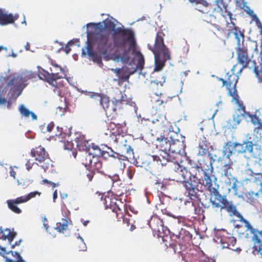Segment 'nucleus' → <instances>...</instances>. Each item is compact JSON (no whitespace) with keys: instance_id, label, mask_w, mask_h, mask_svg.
Returning a JSON list of instances; mask_svg holds the SVG:
<instances>
[{"instance_id":"28","label":"nucleus","mask_w":262,"mask_h":262,"mask_svg":"<svg viewBox=\"0 0 262 262\" xmlns=\"http://www.w3.org/2000/svg\"><path fill=\"white\" fill-rule=\"evenodd\" d=\"M152 183L156 186L158 191H162L165 190L168 187L169 181L166 179H162L157 177H155L151 181Z\"/></svg>"},{"instance_id":"50","label":"nucleus","mask_w":262,"mask_h":262,"mask_svg":"<svg viewBox=\"0 0 262 262\" xmlns=\"http://www.w3.org/2000/svg\"><path fill=\"white\" fill-rule=\"evenodd\" d=\"M34 163V162L31 161L30 160H27L26 163V166L28 171H30L32 169Z\"/></svg>"},{"instance_id":"47","label":"nucleus","mask_w":262,"mask_h":262,"mask_svg":"<svg viewBox=\"0 0 262 262\" xmlns=\"http://www.w3.org/2000/svg\"><path fill=\"white\" fill-rule=\"evenodd\" d=\"M191 3H195L202 5L204 7H207L209 4L205 0H189Z\"/></svg>"},{"instance_id":"52","label":"nucleus","mask_w":262,"mask_h":262,"mask_svg":"<svg viewBox=\"0 0 262 262\" xmlns=\"http://www.w3.org/2000/svg\"><path fill=\"white\" fill-rule=\"evenodd\" d=\"M14 168L18 169V167L16 166H11L10 167L9 173L10 176L12 177L14 179H15L16 171L14 170Z\"/></svg>"},{"instance_id":"46","label":"nucleus","mask_w":262,"mask_h":262,"mask_svg":"<svg viewBox=\"0 0 262 262\" xmlns=\"http://www.w3.org/2000/svg\"><path fill=\"white\" fill-rule=\"evenodd\" d=\"M57 133L55 134V136L61 137V138L63 139L66 137V134L62 133V128L57 127Z\"/></svg>"},{"instance_id":"38","label":"nucleus","mask_w":262,"mask_h":262,"mask_svg":"<svg viewBox=\"0 0 262 262\" xmlns=\"http://www.w3.org/2000/svg\"><path fill=\"white\" fill-rule=\"evenodd\" d=\"M88 154H91L92 156L101 158L102 148L99 146L93 143L92 144L91 149Z\"/></svg>"},{"instance_id":"27","label":"nucleus","mask_w":262,"mask_h":262,"mask_svg":"<svg viewBox=\"0 0 262 262\" xmlns=\"http://www.w3.org/2000/svg\"><path fill=\"white\" fill-rule=\"evenodd\" d=\"M230 96L232 97L233 101H235V103L238 105V111L240 113V115L245 118H247V113H249L250 112L246 111V107L243 104V102L239 100V97L237 93H234L232 92V95Z\"/></svg>"},{"instance_id":"63","label":"nucleus","mask_w":262,"mask_h":262,"mask_svg":"<svg viewBox=\"0 0 262 262\" xmlns=\"http://www.w3.org/2000/svg\"><path fill=\"white\" fill-rule=\"evenodd\" d=\"M50 186H51L52 187V188H55V187H58V186H59V184L58 183H55L52 182V184H50Z\"/></svg>"},{"instance_id":"18","label":"nucleus","mask_w":262,"mask_h":262,"mask_svg":"<svg viewBox=\"0 0 262 262\" xmlns=\"http://www.w3.org/2000/svg\"><path fill=\"white\" fill-rule=\"evenodd\" d=\"M235 2L237 7L243 10L251 16L252 20L255 21L257 27L260 29V33L262 34V23L260 22L257 15L254 13L253 11L247 6V2L245 0H235Z\"/></svg>"},{"instance_id":"42","label":"nucleus","mask_w":262,"mask_h":262,"mask_svg":"<svg viewBox=\"0 0 262 262\" xmlns=\"http://www.w3.org/2000/svg\"><path fill=\"white\" fill-rule=\"evenodd\" d=\"M76 244L78 246L79 251H84L86 250V245L84 243L83 238L79 235L77 236V241L76 242Z\"/></svg>"},{"instance_id":"60","label":"nucleus","mask_w":262,"mask_h":262,"mask_svg":"<svg viewBox=\"0 0 262 262\" xmlns=\"http://www.w3.org/2000/svg\"><path fill=\"white\" fill-rule=\"evenodd\" d=\"M7 102V100L4 98H0V105L5 104Z\"/></svg>"},{"instance_id":"56","label":"nucleus","mask_w":262,"mask_h":262,"mask_svg":"<svg viewBox=\"0 0 262 262\" xmlns=\"http://www.w3.org/2000/svg\"><path fill=\"white\" fill-rule=\"evenodd\" d=\"M173 250H174V253H181L182 250V247H181L180 248V249L179 250L177 248V245H175L173 246L172 247Z\"/></svg>"},{"instance_id":"35","label":"nucleus","mask_w":262,"mask_h":262,"mask_svg":"<svg viewBox=\"0 0 262 262\" xmlns=\"http://www.w3.org/2000/svg\"><path fill=\"white\" fill-rule=\"evenodd\" d=\"M105 201L106 208H110L111 209L113 213H114L115 216L117 217L118 215V211H120L121 210L116 205V203H114V205L112 204L111 203L112 202H111V199L109 197L105 198Z\"/></svg>"},{"instance_id":"10","label":"nucleus","mask_w":262,"mask_h":262,"mask_svg":"<svg viewBox=\"0 0 262 262\" xmlns=\"http://www.w3.org/2000/svg\"><path fill=\"white\" fill-rule=\"evenodd\" d=\"M121 151L120 153L115 152L111 147L105 146L102 148L101 158L107 159L108 157H113L114 158H119L121 156L123 157L122 159L129 160L134 158V153L133 149L129 145L123 144L121 145Z\"/></svg>"},{"instance_id":"12","label":"nucleus","mask_w":262,"mask_h":262,"mask_svg":"<svg viewBox=\"0 0 262 262\" xmlns=\"http://www.w3.org/2000/svg\"><path fill=\"white\" fill-rule=\"evenodd\" d=\"M236 67V65H234L230 71L227 72L224 78L218 79L222 82V86H226L229 96L232 95V92L237 93L236 86L238 80V76L235 73Z\"/></svg>"},{"instance_id":"37","label":"nucleus","mask_w":262,"mask_h":262,"mask_svg":"<svg viewBox=\"0 0 262 262\" xmlns=\"http://www.w3.org/2000/svg\"><path fill=\"white\" fill-rule=\"evenodd\" d=\"M68 227V222L66 219H62L61 222L56 223L55 229L59 232H63Z\"/></svg>"},{"instance_id":"19","label":"nucleus","mask_w":262,"mask_h":262,"mask_svg":"<svg viewBox=\"0 0 262 262\" xmlns=\"http://www.w3.org/2000/svg\"><path fill=\"white\" fill-rule=\"evenodd\" d=\"M198 155L202 156H206L207 159H209V163L205 162V165L206 167L209 168V166L212 167V155L209 151V143H208L205 138L201 142H200L198 146Z\"/></svg>"},{"instance_id":"53","label":"nucleus","mask_w":262,"mask_h":262,"mask_svg":"<svg viewBox=\"0 0 262 262\" xmlns=\"http://www.w3.org/2000/svg\"><path fill=\"white\" fill-rule=\"evenodd\" d=\"M159 207L163 214L170 215V213L167 210L166 208L164 207L163 205L160 204Z\"/></svg>"},{"instance_id":"45","label":"nucleus","mask_w":262,"mask_h":262,"mask_svg":"<svg viewBox=\"0 0 262 262\" xmlns=\"http://www.w3.org/2000/svg\"><path fill=\"white\" fill-rule=\"evenodd\" d=\"M111 71L114 73H116L117 76L119 78L127 80L129 78V76H126L125 77L121 76L120 73L121 72V69L120 68L112 69Z\"/></svg>"},{"instance_id":"29","label":"nucleus","mask_w":262,"mask_h":262,"mask_svg":"<svg viewBox=\"0 0 262 262\" xmlns=\"http://www.w3.org/2000/svg\"><path fill=\"white\" fill-rule=\"evenodd\" d=\"M260 60L259 61V64L257 65L256 62L255 60H253L252 61L253 67V72L255 74V77L258 79V82L262 83V54L260 53Z\"/></svg>"},{"instance_id":"49","label":"nucleus","mask_w":262,"mask_h":262,"mask_svg":"<svg viewBox=\"0 0 262 262\" xmlns=\"http://www.w3.org/2000/svg\"><path fill=\"white\" fill-rule=\"evenodd\" d=\"M159 85V83L158 82H156L155 81H151L150 83V88L152 90V91L154 92L156 95H158L157 93L156 92H154L155 88L157 87Z\"/></svg>"},{"instance_id":"64","label":"nucleus","mask_w":262,"mask_h":262,"mask_svg":"<svg viewBox=\"0 0 262 262\" xmlns=\"http://www.w3.org/2000/svg\"><path fill=\"white\" fill-rule=\"evenodd\" d=\"M130 226L129 230L130 231H133L135 229H136V226L133 223H131Z\"/></svg>"},{"instance_id":"20","label":"nucleus","mask_w":262,"mask_h":262,"mask_svg":"<svg viewBox=\"0 0 262 262\" xmlns=\"http://www.w3.org/2000/svg\"><path fill=\"white\" fill-rule=\"evenodd\" d=\"M174 176L177 179V181L184 183L185 181H191L189 170L180 165L175 170Z\"/></svg>"},{"instance_id":"44","label":"nucleus","mask_w":262,"mask_h":262,"mask_svg":"<svg viewBox=\"0 0 262 262\" xmlns=\"http://www.w3.org/2000/svg\"><path fill=\"white\" fill-rule=\"evenodd\" d=\"M67 108V104L66 103V101L64 100V103L62 104L61 106H58L56 108V113L58 114L60 116H62L66 111V109Z\"/></svg>"},{"instance_id":"54","label":"nucleus","mask_w":262,"mask_h":262,"mask_svg":"<svg viewBox=\"0 0 262 262\" xmlns=\"http://www.w3.org/2000/svg\"><path fill=\"white\" fill-rule=\"evenodd\" d=\"M123 222L124 224H126L127 226H129L130 224V220L129 217H124L123 219Z\"/></svg>"},{"instance_id":"55","label":"nucleus","mask_w":262,"mask_h":262,"mask_svg":"<svg viewBox=\"0 0 262 262\" xmlns=\"http://www.w3.org/2000/svg\"><path fill=\"white\" fill-rule=\"evenodd\" d=\"M54 124L53 122H51L48 125V126H47V130L49 132H51L53 128H54Z\"/></svg>"},{"instance_id":"26","label":"nucleus","mask_w":262,"mask_h":262,"mask_svg":"<svg viewBox=\"0 0 262 262\" xmlns=\"http://www.w3.org/2000/svg\"><path fill=\"white\" fill-rule=\"evenodd\" d=\"M150 228L155 231L161 232L164 231L163 223L162 220L157 217H152L149 222Z\"/></svg>"},{"instance_id":"34","label":"nucleus","mask_w":262,"mask_h":262,"mask_svg":"<svg viewBox=\"0 0 262 262\" xmlns=\"http://www.w3.org/2000/svg\"><path fill=\"white\" fill-rule=\"evenodd\" d=\"M18 110L20 114L25 118L29 117L31 115L32 120H36L37 118V116L33 112L30 111L23 104L19 105Z\"/></svg>"},{"instance_id":"2","label":"nucleus","mask_w":262,"mask_h":262,"mask_svg":"<svg viewBox=\"0 0 262 262\" xmlns=\"http://www.w3.org/2000/svg\"><path fill=\"white\" fill-rule=\"evenodd\" d=\"M253 138L251 141L245 140L242 143L228 141L225 143L224 149L229 155H243L244 157L247 158V154L248 153L255 160L252 164V168L255 171L262 170V147L258 143L255 142Z\"/></svg>"},{"instance_id":"39","label":"nucleus","mask_w":262,"mask_h":262,"mask_svg":"<svg viewBox=\"0 0 262 262\" xmlns=\"http://www.w3.org/2000/svg\"><path fill=\"white\" fill-rule=\"evenodd\" d=\"M80 174L82 175L84 178H86L88 182H90L92 180L95 172L93 170H90L85 168L81 170Z\"/></svg>"},{"instance_id":"61","label":"nucleus","mask_w":262,"mask_h":262,"mask_svg":"<svg viewBox=\"0 0 262 262\" xmlns=\"http://www.w3.org/2000/svg\"><path fill=\"white\" fill-rule=\"evenodd\" d=\"M57 198V191L55 190L53 193V201L55 202Z\"/></svg>"},{"instance_id":"48","label":"nucleus","mask_w":262,"mask_h":262,"mask_svg":"<svg viewBox=\"0 0 262 262\" xmlns=\"http://www.w3.org/2000/svg\"><path fill=\"white\" fill-rule=\"evenodd\" d=\"M123 138V137L121 136L120 134H118L116 136H114L112 137V139H114V141L117 143H119L120 142H122L121 140Z\"/></svg>"},{"instance_id":"58","label":"nucleus","mask_w":262,"mask_h":262,"mask_svg":"<svg viewBox=\"0 0 262 262\" xmlns=\"http://www.w3.org/2000/svg\"><path fill=\"white\" fill-rule=\"evenodd\" d=\"M47 219L46 217H43V226L45 227V228L46 229V230L48 229V225H47V224L46 223V222H47Z\"/></svg>"},{"instance_id":"13","label":"nucleus","mask_w":262,"mask_h":262,"mask_svg":"<svg viewBox=\"0 0 262 262\" xmlns=\"http://www.w3.org/2000/svg\"><path fill=\"white\" fill-rule=\"evenodd\" d=\"M88 95L90 98L99 101L105 111H116L117 108L114 106H116L117 105L120 104L123 101V100H116L115 101H113L112 103L113 105L110 107L111 102L108 96L94 92H89Z\"/></svg>"},{"instance_id":"51","label":"nucleus","mask_w":262,"mask_h":262,"mask_svg":"<svg viewBox=\"0 0 262 262\" xmlns=\"http://www.w3.org/2000/svg\"><path fill=\"white\" fill-rule=\"evenodd\" d=\"M113 183H117L118 184L121 183L118 174H114L112 177Z\"/></svg>"},{"instance_id":"14","label":"nucleus","mask_w":262,"mask_h":262,"mask_svg":"<svg viewBox=\"0 0 262 262\" xmlns=\"http://www.w3.org/2000/svg\"><path fill=\"white\" fill-rule=\"evenodd\" d=\"M241 217H237L241 222H243L245 224V226L247 228V231H250L251 233L253 234L252 239L254 243V247L258 252L261 255L262 258V230L258 231L253 228L249 222L244 219L241 214Z\"/></svg>"},{"instance_id":"4","label":"nucleus","mask_w":262,"mask_h":262,"mask_svg":"<svg viewBox=\"0 0 262 262\" xmlns=\"http://www.w3.org/2000/svg\"><path fill=\"white\" fill-rule=\"evenodd\" d=\"M164 33L158 31L156 36L153 46L148 44V49L152 51L155 56L154 71H161L165 66L166 61L171 59V52L168 48L164 43Z\"/></svg>"},{"instance_id":"57","label":"nucleus","mask_w":262,"mask_h":262,"mask_svg":"<svg viewBox=\"0 0 262 262\" xmlns=\"http://www.w3.org/2000/svg\"><path fill=\"white\" fill-rule=\"evenodd\" d=\"M195 213L198 214H201L203 212V210L201 208H199L198 209L195 208Z\"/></svg>"},{"instance_id":"21","label":"nucleus","mask_w":262,"mask_h":262,"mask_svg":"<svg viewBox=\"0 0 262 262\" xmlns=\"http://www.w3.org/2000/svg\"><path fill=\"white\" fill-rule=\"evenodd\" d=\"M183 184L186 189V192L187 193L188 196L191 200H195L198 199L199 196V190L195 185L192 184L191 182H190L189 181H185L183 183Z\"/></svg>"},{"instance_id":"7","label":"nucleus","mask_w":262,"mask_h":262,"mask_svg":"<svg viewBox=\"0 0 262 262\" xmlns=\"http://www.w3.org/2000/svg\"><path fill=\"white\" fill-rule=\"evenodd\" d=\"M30 155L38 162L37 164H40V166L44 169L45 172L55 171L53 161L43 147L38 146L32 148Z\"/></svg>"},{"instance_id":"59","label":"nucleus","mask_w":262,"mask_h":262,"mask_svg":"<svg viewBox=\"0 0 262 262\" xmlns=\"http://www.w3.org/2000/svg\"><path fill=\"white\" fill-rule=\"evenodd\" d=\"M42 182L43 184H46L48 185L49 186H50V184H51L52 183V182L50 181L47 179L43 180Z\"/></svg>"},{"instance_id":"1","label":"nucleus","mask_w":262,"mask_h":262,"mask_svg":"<svg viewBox=\"0 0 262 262\" xmlns=\"http://www.w3.org/2000/svg\"><path fill=\"white\" fill-rule=\"evenodd\" d=\"M92 24L94 32L87 33L85 48L82 49V54H86L98 64L102 63V55L114 52L123 61L129 59L130 49L136 45L135 34L130 28H116V24L110 19Z\"/></svg>"},{"instance_id":"43","label":"nucleus","mask_w":262,"mask_h":262,"mask_svg":"<svg viewBox=\"0 0 262 262\" xmlns=\"http://www.w3.org/2000/svg\"><path fill=\"white\" fill-rule=\"evenodd\" d=\"M78 146L79 147L80 149L89 151V152L91 149L89 141L85 140L81 142L80 144H78Z\"/></svg>"},{"instance_id":"3","label":"nucleus","mask_w":262,"mask_h":262,"mask_svg":"<svg viewBox=\"0 0 262 262\" xmlns=\"http://www.w3.org/2000/svg\"><path fill=\"white\" fill-rule=\"evenodd\" d=\"M204 178L202 179V185L205 189L210 193V202L212 207L219 209L221 212L224 210L229 213L231 216L241 217V213L237 210L236 206L232 201L228 200L226 195L220 194L217 187L213 186L212 181L208 173L204 172ZM215 186V184H214Z\"/></svg>"},{"instance_id":"15","label":"nucleus","mask_w":262,"mask_h":262,"mask_svg":"<svg viewBox=\"0 0 262 262\" xmlns=\"http://www.w3.org/2000/svg\"><path fill=\"white\" fill-rule=\"evenodd\" d=\"M260 112L258 110H256L254 114L250 113H247V118H250L252 124L255 127L253 129V136L255 142H260L262 138V135L260 131H262V119L260 118Z\"/></svg>"},{"instance_id":"8","label":"nucleus","mask_w":262,"mask_h":262,"mask_svg":"<svg viewBox=\"0 0 262 262\" xmlns=\"http://www.w3.org/2000/svg\"><path fill=\"white\" fill-rule=\"evenodd\" d=\"M216 7L214 8V11L219 13L225 19L227 31L226 34V38H229L232 35H234V31L236 29L241 30V29L235 26V24L232 21V14L228 11L227 6L226 5L223 0L215 1Z\"/></svg>"},{"instance_id":"16","label":"nucleus","mask_w":262,"mask_h":262,"mask_svg":"<svg viewBox=\"0 0 262 262\" xmlns=\"http://www.w3.org/2000/svg\"><path fill=\"white\" fill-rule=\"evenodd\" d=\"M40 192L35 191L29 193L27 195L18 197L14 200H7V203L8 208L15 213L19 214L21 212V210L17 206V204L27 202L30 199L35 198L37 195H40Z\"/></svg>"},{"instance_id":"36","label":"nucleus","mask_w":262,"mask_h":262,"mask_svg":"<svg viewBox=\"0 0 262 262\" xmlns=\"http://www.w3.org/2000/svg\"><path fill=\"white\" fill-rule=\"evenodd\" d=\"M233 170L232 164L227 163L224 165L222 169V174L227 178L232 176L231 171Z\"/></svg>"},{"instance_id":"22","label":"nucleus","mask_w":262,"mask_h":262,"mask_svg":"<svg viewBox=\"0 0 262 262\" xmlns=\"http://www.w3.org/2000/svg\"><path fill=\"white\" fill-rule=\"evenodd\" d=\"M221 242L223 248H228L233 251H236L237 253H239L241 251V249L239 248L235 247L236 239L233 236L222 238Z\"/></svg>"},{"instance_id":"62","label":"nucleus","mask_w":262,"mask_h":262,"mask_svg":"<svg viewBox=\"0 0 262 262\" xmlns=\"http://www.w3.org/2000/svg\"><path fill=\"white\" fill-rule=\"evenodd\" d=\"M64 51L67 54H68L70 52L71 49L69 46H66L64 48Z\"/></svg>"},{"instance_id":"17","label":"nucleus","mask_w":262,"mask_h":262,"mask_svg":"<svg viewBox=\"0 0 262 262\" xmlns=\"http://www.w3.org/2000/svg\"><path fill=\"white\" fill-rule=\"evenodd\" d=\"M82 163L85 167L89 166L93 170H96L99 173L103 172L101 158L88 154L83 160Z\"/></svg>"},{"instance_id":"24","label":"nucleus","mask_w":262,"mask_h":262,"mask_svg":"<svg viewBox=\"0 0 262 262\" xmlns=\"http://www.w3.org/2000/svg\"><path fill=\"white\" fill-rule=\"evenodd\" d=\"M158 144L157 146L159 147L160 150L167 153L170 149L171 141L168 138L164 136H161L157 139Z\"/></svg>"},{"instance_id":"6","label":"nucleus","mask_w":262,"mask_h":262,"mask_svg":"<svg viewBox=\"0 0 262 262\" xmlns=\"http://www.w3.org/2000/svg\"><path fill=\"white\" fill-rule=\"evenodd\" d=\"M234 37L237 41L236 52L237 54V61L242 66V68L238 71L241 74L243 70L247 68L251 60V57L248 55V49L244 46V32L236 29L234 31Z\"/></svg>"},{"instance_id":"31","label":"nucleus","mask_w":262,"mask_h":262,"mask_svg":"<svg viewBox=\"0 0 262 262\" xmlns=\"http://www.w3.org/2000/svg\"><path fill=\"white\" fill-rule=\"evenodd\" d=\"M261 194H262V190L261 191L259 189L255 191H250L246 194L247 202L249 203H254Z\"/></svg>"},{"instance_id":"23","label":"nucleus","mask_w":262,"mask_h":262,"mask_svg":"<svg viewBox=\"0 0 262 262\" xmlns=\"http://www.w3.org/2000/svg\"><path fill=\"white\" fill-rule=\"evenodd\" d=\"M18 17V15H13L11 13L7 14L0 9V25L1 26L13 24Z\"/></svg>"},{"instance_id":"25","label":"nucleus","mask_w":262,"mask_h":262,"mask_svg":"<svg viewBox=\"0 0 262 262\" xmlns=\"http://www.w3.org/2000/svg\"><path fill=\"white\" fill-rule=\"evenodd\" d=\"M204 167V166H203L201 163H199V165H196L194 166H191L189 168L190 179L195 178L196 180H200L201 177H202L200 173L201 172L204 174V172H206L203 169Z\"/></svg>"},{"instance_id":"40","label":"nucleus","mask_w":262,"mask_h":262,"mask_svg":"<svg viewBox=\"0 0 262 262\" xmlns=\"http://www.w3.org/2000/svg\"><path fill=\"white\" fill-rule=\"evenodd\" d=\"M138 56V62L137 64L136 69L139 70H142L144 68L145 63L144 58L142 53L139 52L137 54Z\"/></svg>"},{"instance_id":"33","label":"nucleus","mask_w":262,"mask_h":262,"mask_svg":"<svg viewBox=\"0 0 262 262\" xmlns=\"http://www.w3.org/2000/svg\"><path fill=\"white\" fill-rule=\"evenodd\" d=\"M16 234L11 232L10 229H6L5 231L0 228V239L6 240L7 239L10 243L13 240Z\"/></svg>"},{"instance_id":"41","label":"nucleus","mask_w":262,"mask_h":262,"mask_svg":"<svg viewBox=\"0 0 262 262\" xmlns=\"http://www.w3.org/2000/svg\"><path fill=\"white\" fill-rule=\"evenodd\" d=\"M160 100H156L152 98V101H155L157 103V105H161L164 103H167L171 102L172 101V97L165 98L164 96L160 97Z\"/></svg>"},{"instance_id":"11","label":"nucleus","mask_w":262,"mask_h":262,"mask_svg":"<svg viewBox=\"0 0 262 262\" xmlns=\"http://www.w3.org/2000/svg\"><path fill=\"white\" fill-rule=\"evenodd\" d=\"M262 170L255 171L251 168L245 169L242 174L243 184H248L252 183L257 189L262 190Z\"/></svg>"},{"instance_id":"5","label":"nucleus","mask_w":262,"mask_h":262,"mask_svg":"<svg viewBox=\"0 0 262 262\" xmlns=\"http://www.w3.org/2000/svg\"><path fill=\"white\" fill-rule=\"evenodd\" d=\"M51 64L54 67L58 69L60 73L59 72H53L51 68L50 69L51 73H49L44 69L38 66L37 74L40 79L54 86L55 88L54 89V92H57V93L60 95L58 90L63 86L64 82L63 79L66 78L67 74L64 69L52 59L51 60Z\"/></svg>"},{"instance_id":"32","label":"nucleus","mask_w":262,"mask_h":262,"mask_svg":"<svg viewBox=\"0 0 262 262\" xmlns=\"http://www.w3.org/2000/svg\"><path fill=\"white\" fill-rule=\"evenodd\" d=\"M183 148L184 144L182 142L177 140L171 142L170 149H169V152L180 154L183 149Z\"/></svg>"},{"instance_id":"30","label":"nucleus","mask_w":262,"mask_h":262,"mask_svg":"<svg viewBox=\"0 0 262 262\" xmlns=\"http://www.w3.org/2000/svg\"><path fill=\"white\" fill-rule=\"evenodd\" d=\"M112 190L114 195L116 196H122L126 192V188L124 184L122 183L118 184L117 183H113Z\"/></svg>"},{"instance_id":"9","label":"nucleus","mask_w":262,"mask_h":262,"mask_svg":"<svg viewBox=\"0 0 262 262\" xmlns=\"http://www.w3.org/2000/svg\"><path fill=\"white\" fill-rule=\"evenodd\" d=\"M2 79L7 83V87L9 88L10 91L17 96L21 94L27 85V80L17 73L11 74L5 77H2Z\"/></svg>"}]
</instances>
